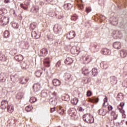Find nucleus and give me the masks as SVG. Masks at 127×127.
<instances>
[{
  "instance_id": "obj_22",
  "label": "nucleus",
  "mask_w": 127,
  "mask_h": 127,
  "mask_svg": "<svg viewBox=\"0 0 127 127\" xmlns=\"http://www.w3.org/2000/svg\"><path fill=\"white\" fill-rule=\"evenodd\" d=\"M39 10V7H38V6L37 5L33 6L31 9V12H33V13H37Z\"/></svg>"
},
{
  "instance_id": "obj_3",
  "label": "nucleus",
  "mask_w": 127,
  "mask_h": 127,
  "mask_svg": "<svg viewBox=\"0 0 127 127\" xmlns=\"http://www.w3.org/2000/svg\"><path fill=\"white\" fill-rule=\"evenodd\" d=\"M71 53L74 55H78L80 53V48L73 46L71 49Z\"/></svg>"
},
{
  "instance_id": "obj_5",
  "label": "nucleus",
  "mask_w": 127,
  "mask_h": 127,
  "mask_svg": "<svg viewBox=\"0 0 127 127\" xmlns=\"http://www.w3.org/2000/svg\"><path fill=\"white\" fill-rule=\"evenodd\" d=\"M8 106V102L6 100H2L1 102L0 108L2 110H5Z\"/></svg>"
},
{
  "instance_id": "obj_55",
  "label": "nucleus",
  "mask_w": 127,
  "mask_h": 127,
  "mask_svg": "<svg viewBox=\"0 0 127 127\" xmlns=\"http://www.w3.org/2000/svg\"><path fill=\"white\" fill-rule=\"evenodd\" d=\"M15 51H16L15 49H13L10 52V53L12 54V55H14V54H15Z\"/></svg>"
},
{
  "instance_id": "obj_61",
  "label": "nucleus",
  "mask_w": 127,
  "mask_h": 127,
  "mask_svg": "<svg viewBox=\"0 0 127 127\" xmlns=\"http://www.w3.org/2000/svg\"><path fill=\"white\" fill-rule=\"evenodd\" d=\"M54 112H55V107L51 108V112L53 113Z\"/></svg>"
},
{
  "instance_id": "obj_53",
  "label": "nucleus",
  "mask_w": 127,
  "mask_h": 127,
  "mask_svg": "<svg viewBox=\"0 0 127 127\" xmlns=\"http://www.w3.org/2000/svg\"><path fill=\"white\" fill-rule=\"evenodd\" d=\"M92 102H95V103H98L99 102V98H92Z\"/></svg>"
},
{
  "instance_id": "obj_18",
  "label": "nucleus",
  "mask_w": 127,
  "mask_h": 127,
  "mask_svg": "<svg viewBox=\"0 0 127 127\" xmlns=\"http://www.w3.org/2000/svg\"><path fill=\"white\" fill-rule=\"evenodd\" d=\"M34 92H38L40 90V84L35 83L33 86Z\"/></svg>"
},
{
  "instance_id": "obj_27",
  "label": "nucleus",
  "mask_w": 127,
  "mask_h": 127,
  "mask_svg": "<svg viewBox=\"0 0 127 127\" xmlns=\"http://www.w3.org/2000/svg\"><path fill=\"white\" fill-rule=\"evenodd\" d=\"M31 34L33 38H36V39H37L40 37V34H38L35 31H32Z\"/></svg>"
},
{
  "instance_id": "obj_58",
  "label": "nucleus",
  "mask_w": 127,
  "mask_h": 127,
  "mask_svg": "<svg viewBox=\"0 0 127 127\" xmlns=\"http://www.w3.org/2000/svg\"><path fill=\"white\" fill-rule=\"evenodd\" d=\"M20 6H21V7H22V8H23V9H25V10H26V9H27V7L23 6V4H20Z\"/></svg>"
},
{
  "instance_id": "obj_25",
  "label": "nucleus",
  "mask_w": 127,
  "mask_h": 127,
  "mask_svg": "<svg viewBox=\"0 0 127 127\" xmlns=\"http://www.w3.org/2000/svg\"><path fill=\"white\" fill-rule=\"evenodd\" d=\"M102 53L104 54V55H110L111 54V51L108 49H102Z\"/></svg>"
},
{
  "instance_id": "obj_60",
  "label": "nucleus",
  "mask_w": 127,
  "mask_h": 127,
  "mask_svg": "<svg viewBox=\"0 0 127 127\" xmlns=\"http://www.w3.org/2000/svg\"><path fill=\"white\" fill-rule=\"evenodd\" d=\"M107 102H108V97L105 96V98L104 99V102L107 103Z\"/></svg>"
},
{
  "instance_id": "obj_50",
  "label": "nucleus",
  "mask_w": 127,
  "mask_h": 127,
  "mask_svg": "<svg viewBox=\"0 0 127 127\" xmlns=\"http://www.w3.org/2000/svg\"><path fill=\"white\" fill-rule=\"evenodd\" d=\"M83 81H84V83H85V84H87V83H90V82H91V78H84Z\"/></svg>"
},
{
  "instance_id": "obj_33",
  "label": "nucleus",
  "mask_w": 127,
  "mask_h": 127,
  "mask_svg": "<svg viewBox=\"0 0 127 127\" xmlns=\"http://www.w3.org/2000/svg\"><path fill=\"white\" fill-rule=\"evenodd\" d=\"M7 112L8 113H11L13 112L14 108L12 106H8L7 107Z\"/></svg>"
},
{
  "instance_id": "obj_2",
  "label": "nucleus",
  "mask_w": 127,
  "mask_h": 127,
  "mask_svg": "<svg viewBox=\"0 0 127 127\" xmlns=\"http://www.w3.org/2000/svg\"><path fill=\"white\" fill-rule=\"evenodd\" d=\"M113 38L115 39L118 38H122L123 37V32L119 30L114 31L112 33Z\"/></svg>"
},
{
  "instance_id": "obj_38",
  "label": "nucleus",
  "mask_w": 127,
  "mask_h": 127,
  "mask_svg": "<svg viewBox=\"0 0 127 127\" xmlns=\"http://www.w3.org/2000/svg\"><path fill=\"white\" fill-rule=\"evenodd\" d=\"M22 97H23V93L21 92H19L16 95V99L18 100H20V99H22Z\"/></svg>"
},
{
  "instance_id": "obj_1",
  "label": "nucleus",
  "mask_w": 127,
  "mask_h": 127,
  "mask_svg": "<svg viewBox=\"0 0 127 127\" xmlns=\"http://www.w3.org/2000/svg\"><path fill=\"white\" fill-rule=\"evenodd\" d=\"M83 120L87 124H93L95 121L94 117L89 114L84 115L83 117Z\"/></svg>"
},
{
  "instance_id": "obj_14",
  "label": "nucleus",
  "mask_w": 127,
  "mask_h": 127,
  "mask_svg": "<svg viewBox=\"0 0 127 127\" xmlns=\"http://www.w3.org/2000/svg\"><path fill=\"white\" fill-rule=\"evenodd\" d=\"M110 21L113 25H117L118 24V18L112 17L110 18Z\"/></svg>"
},
{
  "instance_id": "obj_20",
  "label": "nucleus",
  "mask_w": 127,
  "mask_h": 127,
  "mask_svg": "<svg viewBox=\"0 0 127 127\" xmlns=\"http://www.w3.org/2000/svg\"><path fill=\"white\" fill-rule=\"evenodd\" d=\"M113 47L115 48V49H121L122 48V45L120 42H115L113 44Z\"/></svg>"
},
{
  "instance_id": "obj_21",
  "label": "nucleus",
  "mask_w": 127,
  "mask_h": 127,
  "mask_svg": "<svg viewBox=\"0 0 127 127\" xmlns=\"http://www.w3.org/2000/svg\"><path fill=\"white\" fill-rule=\"evenodd\" d=\"M57 99H58L57 98H54V99L51 98L49 100L50 104L51 105H53V106H56V105H57V102H58Z\"/></svg>"
},
{
  "instance_id": "obj_12",
  "label": "nucleus",
  "mask_w": 127,
  "mask_h": 127,
  "mask_svg": "<svg viewBox=\"0 0 127 127\" xmlns=\"http://www.w3.org/2000/svg\"><path fill=\"white\" fill-rule=\"evenodd\" d=\"M54 31L55 33H60V32L61 31L60 26L58 24H55L54 27Z\"/></svg>"
},
{
  "instance_id": "obj_46",
  "label": "nucleus",
  "mask_w": 127,
  "mask_h": 127,
  "mask_svg": "<svg viewBox=\"0 0 127 127\" xmlns=\"http://www.w3.org/2000/svg\"><path fill=\"white\" fill-rule=\"evenodd\" d=\"M20 65H21L22 69H25V68L26 67V64L24 62H22L20 63Z\"/></svg>"
},
{
  "instance_id": "obj_41",
  "label": "nucleus",
  "mask_w": 127,
  "mask_h": 127,
  "mask_svg": "<svg viewBox=\"0 0 127 127\" xmlns=\"http://www.w3.org/2000/svg\"><path fill=\"white\" fill-rule=\"evenodd\" d=\"M111 116L113 117V120H117V119L118 118V114H117L114 111H112L111 112Z\"/></svg>"
},
{
  "instance_id": "obj_23",
  "label": "nucleus",
  "mask_w": 127,
  "mask_h": 127,
  "mask_svg": "<svg viewBox=\"0 0 127 127\" xmlns=\"http://www.w3.org/2000/svg\"><path fill=\"white\" fill-rule=\"evenodd\" d=\"M41 56H46L48 54V50L46 48H44L40 51Z\"/></svg>"
},
{
  "instance_id": "obj_48",
  "label": "nucleus",
  "mask_w": 127,
  "mask_h": 127,
  "mask_svg": "<svg viewBox=\"0 0 127 127\" xmlns=\"http://www.w3.org/2000/svg\"><path fill=\"white\" fill-rule=\"evenodd\" d=\"M30 27L32 29H35L36 28V24L35 23H32L30 24Z\"/></svg>"
},
{
  "instance_id": "obj_54",
  "label": "nucleus",
  "mask_w": 127,
  "mask_h": 127,
  "mask_svg": "<svg viewBox=\"0 0 127 127\" xmlns=\"http://www.w3.org/2000/svg\"><path fill=\"white\" fill-rule=\"evenodd\" d=\"M86 11L87 12V13H89V12H91V11H92V9L90 7H86Z\"/></svg>"
},
{
  "instance_id": "obj_7",
  "label": "nucleus",
  "mask_w": 127,
  "mask_h": 127,
  "mask_svg": "<svg viewBox=\"0 0 127 127\" xmlns=\"http://www.w3.org/2000/svg\"><path fill=\"white\" fill-rule=\"evenodd\" d=\"M64 80L65 81H67V82H70V81H72L73 80V77L70 73H65L64 75Z\"/></svg>"
},
{
  "instance_id": "obj_40",
  "label": "nucleus",
  "mask_w": 127,
  "mask_h": 127,
  "mask_svg": "<svg viewBox=\"0 0 127 127\" xmlns=\"http://www.w3.org/2000/svg\"><path fill=\"white\" fill-rule=\"evenodd\" d=\"M73 5L71 4L70 3H68L67 4H65L64 5V8H66L67 9H70V8H72Z\"/></svg>"
},
{
  "instance_id": "obj_32",
  "label": "nucleus",
  "mask_w": 127,
  "mask_h": 127,
  "mask_svg": "<svg viewBox=\"0 0 127 127\" xmlns=\"http://www.w3.org/2000/svg\"><path fill=\"white\" fill-rule=\"evenodd\" d=\"M62 100H64V101H68L70 100V97L68 94H64L62 96Z\"/></svg>"
},
{
  "instance_id": "obj_63",
  "label": "nucleus",
  "mask_w": 127,
  "mask_h": 127,
  "mask_svg": "<svg viewBox=\"0 0 127 127\" xmlns=\"http://www.w3.org/2000/svg\"><path fill=\"white\" fill-rule=\"evenodd\" d=\"M78 110L79 112H83V111H84V109H83L82 107H80L78 109Z\"/></svg>"
},
{
  "instance_id": "obj_17",
  "label": "nucleus",
  "mask_w": 127,
  "mask_h": 127,
  "mask_svg": "<svg viewBox=\"0 0 127 127\" xmlns=\"http://www.w3.org/2000/svg\"><path fill=\"white\" fill-rule=\"evenodd\" d=\"M53 84L55 87H59L61 85V81L57 79L53 80Z\"/></svg>"
},
{
  "instance_id": "obj_47",
  "label": "nucleus",
  "mask_w": 127,
  "mask_h": 127,
  "mask_svg": "<svg viewBox=\"0 0 127 127\" xmlns=\"http://www.w3.org/2000/svg\"><path fill=\"white\" fill-rule=\"evenodd\" d=\"M71 20H73V21H75V20H77L78 19V16H77L76 14L73 15L71 17Z\"/></svg>"
},
{
  "instance_id": "obj_45",
  "label": "nucleus",
  "mask_w": 127,
  "mask_h": 127,
  "mask_svg": "<svg viewBox=\"0 0 127 127\" xmlns=\"http://www.w3.org/2000/svg\"><path fill=\"white\" fill-rule=\"evenodd\" d=\"M4 37L5 38H8L9 37V32L8 31H5L4 32Z\"/></svg>"
},
{
  "instance_id": "obj_31",
  "label": "nucleus",
  "mask_w": 127,
  "mask_h": 127,
  "mask_svg": "<svg viewBox=\"0 0 127 127\" xmlns=\"http://www.w3.org/2000/svg\"><path fill=\"white\" fill-rule=\"evenodd\" d=\"M28 81V80L27 79V78L24 77H21L19 79L20 84H26Z\"/></svg>"
},
{
  "instance_id": "obj_37",
  "label": "nucleus",
  "mask_w": 127,
  "mask_h": 127,
  "mask_svg": "<svg viewBox=\"0 0 127 127\" xmlns=\"http://www.w3.org/2000/svg\"><path fill=\"white\" fill-rule=\"evenodd\" d=\"M98 113L100 116H106V114H107V112L103 109H100Z\"/></svg>"
},
{
  "instance_id": "obj_15",
  "label": "nucleus",
  "mask_w": 127,
  "mask_h": 127,
  "mask_svg": "<svg viewBox=\"0 0 127 127\" xmlns=\"http://www.w3.org/2000/svg\"><path fill=\"white\" fill-rule=\"evenodd\" d=\"M110 82L112 85H115L118 83V80H117V77L115 76H111L110 77Z\"/></svg>"
},
{
  "instance_id": "obj_52",
  "label": "nucleus",
  "mask_w": 127,
  "mask_h": 127,
  "mask_svg": "<svg viewBox=\"0 0 127 127\" xmlns=\"http://www.w3.org/2000/svg\"><path fill=\"white\" fill-rule=\"evenodd\" d=\"M12 26L14 27V28H18V25L17 24V23H12Z\"/></svg>"
},
{
  "instance_id": "obj_11",
  "label": "nucleus",
  "mask_w": 127,
  "mask_h": 127,
  "mask_svg": "<svg viewBox=\"0 0 127 127\" xmlns=\"http://www.w3.org/2000/svg\"><path fill=\"white\" fill-rule=\"evenodd\" d=\"M44 65L45 67H47V68H49V67L50 66V60H49V58H47L44 59L43 61Z\"/></svg>"
},
{
  "instance_id": "obj_59",
  "label": "nucleus",
  "mask_w": 127,
  "mask_h": 127,
  "mask_svg": "<svg viewBox=\"0 0 127 127\" xmlns=\"http://www.w3.org/2000/svg\"><path fill=\"white\" fill-rule=\"evenodd\" d=\"M108 110L109 111H112V110H113V106L109 105L108 106Z\"/></svg>"
},
{
  "instance_id": "obj_24",
  "label": "nucleus",
  "mask_w": 127,
  "mask_h": 127,
  "mask_svg": "<svg viewBox=\"0 0 127 127\" xmlns=\"http://www.w3.org/2000/svg\"><path fill=\"white\" fill-rule=\"evenodd\" d=\"M120 56L122 58H125L127 56V51L125 50H121L120 51Z\"/></svg>"
},
{
  "instance_id": "obj_43",
  "label": "nucleus",
  "mask_w": 127,
  "mask_h": 127,
  "mask_svg": "<svg viewBox=\"0 0 127 127\" xmlns=\"http://www.w3.org/2000/svg\"><path fill=\"white\" fill-rule=\"evenodd\" d=\"M41 74H42L41 70H37L35 73V76H36L38 78H39V77L41 76Z\"/></svg>"
},
{
  "instance_id": "obj_36",
  "label": "nucleus",
  "mask_w": 127,
  "mask_h": 127,
  "mask_svg": "<svg viewBox=\"0 0 127 127\" xmlns=\"http://www.w3.org/2000/svg\"><path fill=\"white\" fill-rule=\"evenodd\" d=\"M48 91L47 90H43L41 93L42 97H47Z\"/></svg>"
},
{
  "instance_id": "obj_62",
  "label": "nucleus",
  "mask_w": 127,
  "mask_h": 127,
  "mask_svg": "<svg viewBox=\"0 0 127 127\" xmlns=\"http://www.w3.org/2000/svg\"><path fill=\"white\" fill-rule=\"evenodd\" d=\"M4 2L5 3H8V2H10V0H4Z\"/></svg>"
},
{
  "instance_id": "obj_4",
  "label": "nucleus",
  "mask_w": 127,
  "mask_h": 127,
  "mask_svg": "<svg viewBox=\"0 0 127 127\" xmlns=\"http://www.w3.org/2000/svg\"><path fill=\"white\" fill-rule=\"evenodd\" d=\"M9 21L8 17L3 16L0 18V22L3 24V25H6Z\"/></svg>"
},
{
  "instance_id": "obj_35",
  "label": "nucleus",
  "mask_w": 127,
  "mask_h": 127,
  "mask_svg": "<svg viewBox=\"0 0 127 127\" xmlns=\"http://www.w3.org/2000/svg\"><path fill=\"white\" fill-rule=\"evenodd\" d=\"M82 73L84 75H88L89 74V69L88 68L84 67L82 68Z\"/></svg>"
},
{
  "instance_id": "obj_8",
  "label": "nucleus",
  "mask_w": 127,
  "mask_h": 127,
  "mask_svg": "<svg viewBox=\"0 0 127 127\" xmlns=\"http://www.w3.org/2000/svg\"><path fill=\"white\" fill-rule=\"evenodd\" d=\"M7 78V73L5 72H1L0 74V80L2 82H5Z\"/></svg>"
},
{
  "instance_id": "obj_6",
  "label": "nucleus",
  "mask_w": 127,
  "mask_h": 127,
  "mask_svg": "<svg viewBox=\"0 0 127 127\" xmlns=\"http://www.w3.org/2000/svg\"><path fill=\"white\" fill-rule=\"evenodd\" d=\"M68 114L69 116L71 117H73L74 119H77L78 118V114L77 113V112L74 111V110H72L71 109H69L68 110Z\"/></svg>"
},
{
  "instance_id": "obj_44",
  "label": "nucleus",
  "mask_w": 127,
  "mask_h": 127,
  "mask_svg": "<svg viewBox=\"0 0 127 127\" xmlns=\"http://www.w3.org/2000/svg\"><path fill=\"white\" fill-rule=\"evenodd\" d=\"M37 101V98L34 97H32L30 99V102L31 103V104H33L35 103Z\"/></svg>"
},
{
  "instance_id": "obj_57",
  "label": "nucleus",
  "mask_w": 127,
  "mask_h": 127,
  "mask_svg": "<svg viewBox=\"0 0 127 127\" xmlns=\"http://www.w3.org/2000/svg\"><path fill=\"white\" fill-rule=\"evenodd\" d=\"M87 97H90V96H92V92L91 91H88L87 92Z\"/></svg>"
},
{
  "instance_id": "obj_51",
  "label": "nucleus",
  "mask_w": 127,
  "mask_h": 127,
  "mask_svg": "<svg viewBox=\"0 0 127 127\" xmlns=\"http://www.w3.org/2000/svg\"><path fill=\"white\" fill-rule=\"evenodd\" d=\"M32 110V107L30 106H27L25 108L26 112H30Z\"/></svg>"
},
{
  "instance_id": "obj_34",
  "label": "nucleus",
  "mask_w": 127,
  "mask_h": 127,
  "mask_svg": "<svg viewBox=\"0 0 127 127\" xmlns=\"http://www.w3.org/2000/svg\"><path fill=\"white\" fill-rule=\"evenodd\" d=\"M5 13H7V10L4 8H1L0 9V15H3Z\"/></svg>"
},
{
  "instance_id": "obj_19",
  "label": "nucleus",
  "mask_w": 127,
  "mask_h": 127,
  "mask_svg": "<svg viewBox=\"0 0 127 127\" xmlns=\"http://www.w3.org/2000/svg\"><path fill=\"white\" fill-rule=\"evenodd\" d=\"M75 32L73 31H70L69 34L67 35V38H68V39H72V38L75 37Z\"/></svg>"
},
{
  "instance_id": "obj_30",
  "label": "nucleus",
  "mask_w": 127,
  "mask_h": 127,
  "mask_svg": "<svg viewBox=\"0 0 127 127\" xmlns=\"http://www.w3.org/2000/svg\"><path fill=\"white\" fill-rule=\"evenodd\" d=\"M7 59V58L5 55L4 54H2L1 52H0V60L1 61H3L4 62V61H6V60Z\"/></svg>"
},
{
  "instance_id": "obj_26",
  "label": "nucleus",
  "mask_w": 127,
  "mask_h": 127,
  "mask_svg": "<svg viewBox=\"0 0 127 127\" xmlns=\"http://www.w3.org/2000/svg\"><path fill=\"white\" fill-rule=\"evenodd\" d=\"M100 67H101L102 69H107V68L109 67V65L107 62H102L100 63Z\"/></svg>"
},
{
  "instance_id": "obj_9",
  "label": "nucleus",
  "mask_w": 127,
  "mask_h": 127,
  "mask_svg": "<svg viewBox=\"0 0 127 127\" xmlns=\"http://www.w3.org/2000/svg\"><path fill=\"white\" fill-rule=\"evenodd\" d=\"M82 59L85 64H88L91 61V56L86 55L83 57Z\"/></svg>"
},
{
  "instance_id": "obj_10",
  "label": "nucleus",
  "mask_w": 127,
  "mask_h": 127,
  "mask_svg": "<svg viewBox=\"0 0 127 127\" xmlns=\"http://www.w3.org/2000/svg\"><path fill=\"white\" fill-rule=\"evenodd\" d=\"M73 59L67 56L66 59L64 60V63L65 64H66V65H70L73 63Z\"/></svg>"
},
{
  "instance_id": "obj_13",
  "label": "nucleus",
  "mask_w": 127,
  "mask_h": 127,
  "mask_svg": "<svg viewBox=\"0 0 127 127\" xmlns=\"http://www.w3.org/2000/svg\"><path fill=\"white\" fill-rule=\"evenodd\" d=\"M49 95L52 97V98H58V95L55 91H54L53 90H51L50 92H49Z\"/></svg>"
},
{
  "instance_id": "obj_28",
  "label": "nucleus",
  "mask_w": 127,
  "mask_h": 127,
  "mask_svg": "<svg viewBox=\"0 0 127 127\" xmlns=\"http://www.w3.org/2000/svg\"><path fill=\"white\" fill-rule=\"evenodd\" d=\"M10 79L13 83H15V82H17V80H18V76L16 74L11 75Z\"/></svg>"
},
{
  "instance_id": "obj_49",
  "label": "nucleus",
  "mask_w": 127,
  "mask_h": 127,
  "mask_svg": "<svg viewBox=\"0 0 127 127\" xmlns=\"http://www.w3.org/2000/svg\"><path fill=\"white\" fill-rule=\"evenodd\" d=\"M58 113H59L60 115H63L64 114V110L62 108H60L59 110H58Z\"/></svg>"
},
{
  "instance_id": "obj_64",
  "label": "nucleus",
  "mask_w": 127,
  "mask_h": 127,
  "mask_svg": "<svg viewBox=\"0 0 127 127\" xmlns=\"http://www.w3.org/2000/svg\"><path fill=\"white\" fill-rule=\"evenodd\" d=\"M48 38L49 40H50L51 41L53 40V38L52 37L50 38L49 36H48Z\"/></svg>"
},
{
  "instance_id": "obj_16",
  "label": "nucleus",
  "mask_w": 127,
  "mask_h": 127,
  "mask_svg": "<svg viewBox=\"0 0 127 127\" xmlns=\"http://www.w3.org/2000/svg\"><path fill=\"white\" fill-rule=\"evenodd\" d=\"M125 106V103L122 102L120 103L119 106H118V109L120 111V112L121 113V114H124L125 113V111L123 110L124 106Z\"/></svg>"
},
{
  "instance_id": "obj_42",
  "label": "nucleus",
  "mask_w": 127,
  "mask_h": 127,
  "mask_svg": "<svg viewBox=\"0 0 127 127\" xmlns=\"http://www.w3.org/2000/svg\"><path fill=\"white\" fill-rule=\"evenodd\" d=\"M92 75L95 77V76H97L98 75V70L96 68H94L92 69Z\"/></svg>"
},
{
  "instance_id": "obj_39",
  "label": "nucleus",
  "mask_w": 127,
  "mask_h": 127,
  "mask_svg": "<svg viewBox=\"0 0 127 127\" xmlns=\"http://www.w3.org/2000/svg\"><path fill=\"white\" fill-rule=\"evenodd\" d=\"M71 102L72 105H77V104H78V102H79V100H78V98H74L71 100Z\"/></svg>"
},
{
  "instance_id": "obj_29",
  "label": "nucleus",
  "mask_w": 127,
  "mask_h": 127,
  "mask_svg": "<svg viewBox=\"0 0 127 127\" xmlns=\"http://www.w3.org/2000/svg\"><path fill=\"white\" fill-rule=\"evenodd\" d=\"M14 59L16 61H22L23 60V57L21 55H17L14 57Z\"/></svg>"
},
{
  "instance_id": "obj_56",
  "label": "nucleus",
  "mask_w": 127,
  "mask_h": 127,
  "mask_svg": "<svg viewBox=\"0 0 127 127\" xmlns=\"http://www.w3.org/2000/svg\"><path fill=\"white\" fill-rule=\"evenodd\" d=\"M61 65V62L59 61L57 62V63L56 64V67H60V65Z\"/></svg>"
}]
</instances>
